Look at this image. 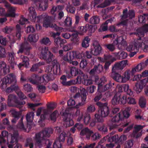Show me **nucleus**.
<instances>
[{
  "label": "nucleus",
  "mask_w": 148,
  "mask_h": 148,
  "mask_svg": "<svg viewBox=\"0 0 148 148\" xmlns=\"http://www.w3.org/2000/svg\"><path fill=\"white\" fill-rule=\"evenodd\" d=\"M31 49V45L27 42H25L20 45L17 53L18 54L24 53L26 55H29Z\"/></svg>",
  "instance_id": "14"
},
{
  "label": "nucleus",
  "mask_w": 148,
  "mask_h": 148,
  "mask_svg": "<svg viewBox=\"0 0 148 148\" xmlns=\"http://www.w3.org/2000/svg\"><path fill=\"white\" fill-rule=\"evenodd\" d=\"M34 112H31L28 113L26 115V119L27 121V127L29 130H31L32 127L31 124L33 121L34 118Z\"/></svg>",
  "instance_id": "25"
},
{
  "label": "nucleus",
  "mask_w": 148,
  "mask_h": 148,
  "mask_svg": "<svg viewBox=\"0 0 148 148\" xmlns=\"http://www.w3.org/2000/svg\"><path fill=\"white\" fill-rule=\"evenodd\" d=\"M23 117H21L20 120V121L19 122L18 124L17 125V127L20 129L24 132H26V129L25 128L23 122Z\"/></svg>",
  "instance_id": "53"
},
{
  "label": "nucleus",
  "mask_w": 148,
  "mask_h": 148,
  "mask_svg": "<svg viewBox=\"0 0 148 148\" xmlns=\"http://www.w3.org/2000/svg\"><path fill=\"white\" fill-rule=\"evenodd\" d=\"M70 115L68 113L66 112L65 111L62 114L63 120L65 122L67 126L70 127L73 125L74 124V122L72 119L68 117Z\"/></svg>",
  "instance_id": "23"
},
{
  "label": "nucleus",
  "mask_w": 148,
  "mask_h": 148,
  "mask_svg": "<svg viewBox=\"0 0 148 148\" xmlns=\"http://www.w3.org/2000/svg\"><path fill=\"white\" fill-rule=\"evenodd\" d=\"M119 136L117 135H115L112 136H110L109 135H108L103 138V139L108 142H118Z\"/></svg>",
  "instance_id": "35"
},
{
  "label": "nucleus",
  "mask_w": 148,
  "mask_h": 148,
  "mask_svg": "<svg viewBox=\"0 0 148 148\" xmlns=\"http://www.w3.org/2000/svg\"><path fill=\"white\" fill-rule=\"evenodd\" d=\"M105 47L110 51L113 52L115 49L114 45L113 44H108L105 45Z\"/></svg>",
  "instance_id": "58"
},
{
  "label": "nucleus",
  "mask_w": 148,
  "mask_h": 148,
  "mask_svg": "<svg viewBox=\"0 0 148 148\" xmlns=\"http://www.w3.org/2000/svg\"><path fill=\"white\" fill-rule=\"evenodd\" d=\"M143 85L142 82L140 84L136 83L134 87V89L137 93H139L143 88Z\"/></svg>",
  "instance_id": "43"
},
{
  "label": "nucleus",
  "mask_w": 148,
  "mask_h": 148,
  "mask_svg": "<svg viewBox=\"0 0 148 148\" xmlns=\"http://www.w3.org/2000/svg\"><path fill=\"white\" fill-rule=\"evenodd\" d=\"M66 10L69 12L74 14L75 12V7L69 4L67 5Z\"/></svg>",
  "instance_id": "56"
},
{
  "label": "nucleus",
  "mask_w": 148,
  "mask_h": 148,
  "mask_svg": "<svg viewBox=\"0 0 148 148\" xmlns=\"http://www.w3.org/2000/svg\"><path fill=\"white\" fill-rule=\"evenodd\" d=\"M95 82L96 84L98 85V88L101 87L103 84L107 81L106 78L104 77H103L99 78L97 76L95 77Z\"/></svg>",
  "instance_id": "29"
},
{
  "label": "nucleus",
  "mask_w": 148,
  "mask_h": 148,
  "mask_svg": "<svg viewBox=\"0 0 148 148\" xmlns=\"http://www.w3.org/2000/svg\"><path fill=\"white\" fill-rule=\"evenodd\" d=\"M41 104V103H28L27 104L28 108H30L33 110L34 111L35 110L34 107L39 106Z\"/></svg>",
  "instance_id": "61"
},
{
  "label": "nucleus",
  "mask_w": 148,
  "mask_h": 148,
  "mask_svg": "<svg viewBox=\"0 0 148 148\" xmlns=\"http://www.w3.org/2000/svg\"><path fill=\"white\" fill-rule=\"evenodd\" d=\"M104 59L106 60H108V61L113 62L116 60V59L112 57V56L109 54H104Z\"/></svg>",
  "instance_id": "54"
},
{
  "label": "nucleus",
  "mask_w": 148,
  "mask_h": 148,
  "mask_svg": "<svg viewBox=\"0 0 148 148\" xmlns=\"http://www.w3.org/2000/svg\"><path fill=\"white\" fill-rule=\"evenodd\" d=\"M58 71V69H54V67L52 65H48L47 66L45 69L46 73H47L50 76H53L54 75H56Z\"/></svg>",
  "instance_id": "26"
},
{
  "label": "nucleus",
  "mask_w": 148,
  "mask_h": 148,
  "mask_svg": "<svg viewBox=\"0 0 148 148\" xmlns=\"http://www.w3.org/2000/svg\"><path fill=\"white\" fill-rule=\"evenodd\" d=\"M0 68L2 74L5 75L10 72L9 66H7L4 61H1L0 63Z\"/></svg>",
  "instance_id": "28"
},
{
  "label": "nucleus",
  "mask_w": 148,
  "mask_h": 148,
  "mask_svg": "<svg viewBox=\"0 0 148 148\" xmlns=\"http://www.w3.org/2000/svg\"><path fill=\"white\" fill-rule=\"evenodd\" d=\"M39 4V10H45L48 6V1H46L44 2L38 3Z\"/></svg>",
  "instance_id": "45"
},
{
  "label": "nucleus",
  "mask_w": 148,
  "mask_h": 148,
  "mask_svg": "<svg viewBox=\"0 0 148 148\" xmlns=\"http://www.w3.org/2000/svg\"><path fill=\"white\" fill-rule=\"evenodd\" d=\"M23 89L25 91L27 92H31L32 90V88L31 85L28 84L24 85Z\"/></svg>",
  "instance_id": "63"
},
{
  "label": "nucleus",
  "mask_w": 148,
  "mask_h": 148,
  "mask_svg": "<svg viewBox=\"0 0 148 148\" xmlns=\"http://www.w3.org/2000/svg\"><path fill=\"white\" fill-rule=\"evenodd\" d=\"M131 108L130 107H127L125 108L123 112V116L126 118H128L130 116Z\"/></svg>",
  "instance_id": "47"
},
{
  "label": "nucleus",
  "mask_w": 148,
  "mask_h": 148,
  "mask_svg": "<svg viewBox=\"0 0 148 148\" xmlns=\"http://www.w3.org/2000/svg\"><path fill=\"white\" fill-rule=\"evenodd\" d=\"M90 41V39L88 37L86 36L85 38L82 41V47L87 48L88 47L89 43Z\"/></svg>",
  "instance_id": "50"
},
{
  "label": "nucleus",
  "mask_w": 148,
  "mask_h": 148,
  "mask_svg": "<svg viewBox=\"0 0 148 148\" xmlns=\"http://www.w3.org/2000/svg\"><path fill=\"white\" fill-rule=\"evenodd\" d=\"M25 146L26 147H29L30 148H33L34 143L31 138H28L27 139Z\"/></svg>",
  "instance_id": "51"
},
{
  "label": "nucleus",
  "mask_w": 148,
  "mask_h": 148,
  "mask_svg": "<svg viewBox=\"0 0 148 148\" xmlns=\"http://www.w3.org/2000/svg\"><path fill=\"white\" fill-rule=\"evenodd\" d=\"M53 76H50L49 75H44L42 77V83H45L47 82L49 80H52L50 77H52Z\"/></svg>",
  "instance_id": "52"
},
{
  "label": "nucleus",
  "mask_w": 148,
  "mask_h": 148,
  "mask_svg": "<svg viewBox=\"0 0 148 148\" xmlns=\"http://www.w3.org/2000/svg\"><path fill=\"white\" fill-rule=\"evenodd\" d=\"M143 69V67L141 64H139L135 67L133 68L131 71L132 76H134L135 73L137 71H140Z\"/></svg>",
  "instance_id": "48"
},
{
  "label": "nucleus",
  "mask_w": 148,
  "mask_h": 148,
  "mask_svg": "<svg viewBox=\"0 0 148 148\" xmlns=\"http://www.w3.org/2000/svg\"><path fill=\"white\" fill-rule=\"evenodd\" d=\"M8 132L5 131H3L1 135H0V145L1 146L6 142V140L8 138Z\"/></svg>",
  "instance_id": "32"
},
{
  "label": "nucleus",
  "mask_w": 148,
  "mask_h": 148,
  "mask_svg": "<svg viewBox=\"0 0 148 148\" xmlns=\"http://www.w3.org/2000/svg\"><path fill=\"white\" fill-rule=\"evenodd\" d=\"M96 104L99 108L98 114L95 115V119L90 123V125L91 127L95 126L97 122H103V118L105 117L110 114V109L107 106V103H102L100 102H98L96 103Z\"/></svg>",
  "instance_id": "1"
},
{
  "label": "nucleus",
  "mask_w": 148,
  "mask_h": 148,
  "mask_svg": "<svg viewBox=\"0 0 148 148\" xmlns=\"http://www.w3.org/2000/svg\"><path fill=\"white\" fill-rule=\"evenodd\" d=\"M122 41L120 42L119 40V38L115 40L114 41V43L118 45V48L119 49H122V46L123 47L126 45V42L124 40V39L121 38Z\"/></svg>",
  "instance_id": "42"
},
{
  "label": "nucleus",
  "mask_w": 148,
  "mask_h": 148,
  "mask_svg": "<svg viewBox=\"0 0 148 148\" xmlns=\"http://www.w3.org/2000/svg\"><path fill=\"white\" fill-rule=\"evenodd\" d=\"M100 21L99 17L97 15H95L91 17L89 20L90 23L92 24H98Z\"/></svg>",
  "instance_id": "40"
},
{
  "label": "nucleus",
  "mask_w": 148,
  "mask_h": 148,
  "mask_svg": "<svg viewBox=\"0 0 148 148\" xmlns=\"http://www.w3.org/2000/svg\"><path fill=\"white\" fill-rule=\"evenodd\" d=\"M122 118L120 112L116 114L112 119L111 121L113 123H118L120 120H121Z\"/></svg>",
  "instance_id": "49"
},
{
  "label": "nucleus",
  "mask_w": 148,
  "mask_h": 148,
  "mask_svg": "<svg viewBox=\"0 0 148 148\" xmlns=\"http://www.w3.org/2000/svg\"><path fill=\"white\" fill-rule=\"evenodd\" d=\"M15 54L14 52L8 53V62L10 67L12 69H14V66L16 65V63L15 61Z\"/></svg>",
  "instance_id": "22"
},
{
  "label": "nucleus",
  "mask_w": 148,
  "mask_h": 148,
  "mask_svg": "<svg viewBox=\"0 0 148 148\" xmlns=\"http://www.w3.org/2000/svg\"><path fill=\"white\" fill-rule=\"evenodd\" d=\"M18 134L17 132H15L11 135V139L10 141H9L8 140V142L10 143L11 144L14 143L16 144V145L14 147V148H22L21 145L18 143Z\"/></svg>",
  "instance_id": "18"
},
{
  "label": "nucleus",
  "mask_w": 148,
  "mask_h": 148,
  "mask_svg": "<svg viewBox=\"0 0 148 148\" xmlns=\"http://www.w3.org/2000/svg\"><path fill=\"white\" fill-rule=\"evenodd\" d=\"M145 32L143 30L142 27V28H138L137 29L136 32H134V34L139 36L138 38L137 39H138L140 37L141 39H141V36H143Z\"/></svg>",
  "instance_id": "46"
},
{
  "label": "nucleus",
  "mask_w": 148,
  "mask_h": 148,
  "mask_svg": "<svg viewBox=\"0 0 148 148\" xmlns=\"http://www.w3.org/2000/svg\"><path fill=\"white\" fill-rule=\"evenodd\" d=\"M77 32H75L71 35L69 33H63L62 36L65 39H69L71 37V40L72 42L75 44H78L79 42V38L78 36Z\"/></svg>",
  "instance_id": "16"
},
{
  "label": "nucleus",
  "mask_w": 148,
  "mask_h": 148,
  "mask_svg": "<svg viewBox=\"0 0 148 148\" xmlns=\"http://www.w3.org/2000/svg\"><path fill=\"white\" fill-rule=\"evenodd\" d=\"M82 72L80 70H78L75 67H72L70 69V74L73 76H76L78 75V76L80 74V72Z\"/></svg>",
  "instance_id": "39"
},
{
  "label": "nucleus",
  "mask_w": 148,
  "mask_h": 148,
  "mask_svg": "<svg viewBox=\"0 0 148 148\" xmlns=\"http://www.w3.org/2000/svg\"><path fill=\"white\" fill-rule=\"evenodd\" d=\"M114 54L115 58L118 60L125 59L127 56V54L126 53L121 51L117 53H114Z\"/></svg>",
  "instance_id": "31"
},
{
  "label": "nucleus",
  "mask_w": 148,
  "mask_h": 148,
  "mask_svg": "<svg viewBox=\"0 0 148 148\" xmlns=\"http://www.w3.org/2000/svg\"><path fill=\"white\" fill-rule=\"evenodd\" d=\"M93 44L94 49L91 50L92 53L95 56L99 55L101 51V47L100 45L97 42H94Z\"/></svg>",
  "instance_id": "24"
},
{
  "label": "nucleus",
  "mask_w": 148,
  "mask_h": 148,
  "mask_svg": "<svg viewBox=\"0 0 148 148\" xmlns=\"http://www.w3.org/2000/svg\"><path fill=\"white\" fill-rule=\"evenodd\" d=\"M12 115L14 117L13 119L12 120V123H15L16 121L21 116V113L20 112L16 111L14 110H12L11 111Z\"/></svg>",
  "instance_id": "34"
},
{
  "label": "nucleus",
  "mask_w": 148,
  "mask_h": 148,
  "mask_svg": "<svg viewBox=\"0 0 148 148\" xmlns=\"http://www.w3.org/2000/svg\"><path fill=\"white\" fill-rule=\"evenodd\" d=\"M17 94L21 100H18L15 95L10 94L8 97V104L10 107L13 106L14 103L16 104V106L17 108H21L22 106L25 103V101L23 100L27 99V97L21 91L18 92Z\"/></svg>",
  "instance_id": "4"
},
{
  "label": "nucleus",
  "mask_w": 148,
  "mask_h": 148,
  "mask_svg": "<svg viewBox=\"0 0 148 148\" xmlns=\"http://www.w3.org/2000/svg\"><path fill=\"white\" fill-rule=\"evenodd\" d=\"M38 39V36L36 34H31L29 35L27 38L28 40L30 42H36Z\"/></svg>",
  "instance_id": "44"
},
{
  "label": "nucleus",
  "mask_w": 148,
  "mask_h": 148,
  "mask_svg": "<svg viewBox=\"0 0 148 148\" xmlns=\"http://www.w3.org/2000/svg\"><path fill=\"white\" fill-rule=\"evenodd\" d=\"M95 29L93 26L89 24H86L85 26L79 27L78 28V31L75 32H77L78 35H84L87 32H88L89 34L91 35V34L94 32Z\"/></svg>",
  "instance_id": "12"
},
{
  "label": "nucleus",
  "mask_w": 148,
  "mask_h": 148,
  "mask_svg": "<svg viewBox=\"0 0 148 148\" xmlns=\"http://www.w3.org/2000/svg\"><path fill=\"white\" fill-rule=\"evenodd\" d=\"M75 115L78 117L77 119V121H80L82 119L86 125H87L90 123L91 117L90 114H89L87 113L85 114L84 116V118H83V113L80 112L79 110H77L75 112Z\"/></svg>",
  "instance_id": "13"
},
{
  "label": "nucleus",
  "mask_w": 148,
  "mask_h": 148,
  "mask_svg": "<svg viewBox=\"0 0 148 148\" xmlns=\"http://www.w3.org/2000/svg\"><path fill=\"white\" fill-rule=\"evenodd\" d=\"M79 75L77 77H79L78 82L76 84H79L81 82L85 86H88L92 84V80L90 79H84V74L82 72H80Z\"/></svg>",
  "instance_id": "19"
},
{
  "label": "nucleus",
  "mask_w": 148,
  "mask_h": 148,
  "mask_svg": "<svg viewBox=\"0 0 148 148\" xmlns=\"http://www.w3.org/2000/svg\"><path fill=\"white\" fill-rule=\"evenodd\" d=\"M16 37L18 40H20L21 36V33L23 32L21 30V28L19 24H17L16 26Z\"/></svg>",
  "instance_id": "36"
},
{
  "label": "nucleus",
  "mask_w": 148,
  "mask_h": 148,
  "mask_svg": "<svg viewBox=\"0 0 148 148\" xmlns=\"http://www.w3.org/2000/svg\"><path fill=\"white\" fill-rule=\"evenodd\" d=\"M103 66L99 64L95 66L90 71L89 73L91 75H94L95 73H99L103 71Z\"/></svg>",
  "instance_id": "30"
},
{
  "label": "nucleus",
  "mask_w": 148,
  "mask_h": 148,
  "mask_svg": "<svg viewBox=\"0 0 148 148\" xmlns=\"http://www.w3.org/2000/svg\"><path fill=\"white\" fill-rule=\"evenodd\" d=\"M40 58L44 60L47 63H49L52 61L53 56L48 50V47H45L42 49Z\"/></svg>",
  "instance_id": "9"
},
{
  "label": "nucleus",
  "mask_w": 148,
  "mask_h": 148,
  "mask_svg": "<svg viewBox=\"0 0 148 148\" xmlns=\"http://www.w3.org/2000/svg\"><path fill=\"white\" fill-rule=\"evenodd\" d=\"M64 23L65 25L68 27L71 26L72 24L71 18L70 17H67L65 19Z\"/></svg>",
  "instance_id": "60"
},
{
  "label": "nucleus",
  "mask_w": 148,
  "mask_h": 148,
  "mask_svg": "<svg viewBox=\"0 0 148 148\" xmlns=\"http://www.w3.org/2000/svg\"><path fill=\"white\" fill-rule=\"evenodd\" d=\"M29 59L27 57L24 56L23 58V63H20L18 65V66L20 70H22V68L24 67V65L26 66L28 65Z\"/></svg>",
  "instance_id": "38"
},
{
  "label": "nucleus",
  "mask_w": 148,
  "mask_h": 148,
  "mask_svg": "<svg viewBox=\"0 0 148 148\" xmlns=\"http://www.w3.org/2000/svg\"><path fill=\"white\" fill-rule=\"evenodd\" d=\"M16 80L15 76L13 73H11L3 79L0 77V86L2 89L5 88L8 86L11 85L7 88V92H11L13 90H18V86L16 85Z\"/></svg>",
  "instance_id": "2"
},
{
  "label": "nucleus",
  "mask_w": 148,
  "mask_h": 148,
  "mask_svg": "<svg viewBox=\"0 0 148 148\" xmlns=\"http://www.w3.org/2000/svg\"><path fill=\"white\" fill-rule=\"evenodd\" d=\"M75 58L81 60L83 58L84 54L82 52H80L78 51H75Z\"/></svg>",
  "instance_id": "57"
},
{
  "label": "nucleus",
  "mask_w": 148,
  "mask_h": 148,
  "mask_svg": "<svg viewBox=\"0 0 148 148\" xmlns=\"http://www.w3.org/2000/svg\"><path fill=\"white\" fill-rule=\"evenodd\" d=\"M66 136V134L65 132H62L54 142L53 146V148H61L62 145L64 141L65 138Z\"/></svg>",
  "instance_id": "15"
},
{
  "label": "nucleus",
  "mask_w": 148,
  "mask_h": 148,
  "mask_svg": "<svg viewBox=\"0 0 148 148\" xmlns=\"http://www.w3.org/2000/svg\"><path fill=\"white\" fill-rule=\"evenodd\" d=\"M53 132V130L51 128H45L41 132L36 134V144L38 146V148H41L42 146L41 140L45 139L46 137H49L50 134ZM48 144L46 148H51L50 146L51 143L49 140L48 141Z\"/></svg>",
  "instance_id": "5"
},
{
  "label": "nucleus",
  "mask_w": 148,
  "mask_h": 148,
  "mask_svg": "<svg viewBox=\"0 0 148 148\" xmlns=\"http://www.w3.org/2000/svg\"><path fill=\"white\" fill-rule=\"evenodd\" d=\"M9 1L11 3L14 4H18L22 5L24 3L27 2L28 0H9Z\"/></svg>",
  "instance_id": "55"
},
{
  "label": "nucleus",
  "mask_w": 148,
  "mask_h": 148,
  "mask_svg": "<svg viewBox=\"0 0 148 148\" xmlns=\"http://www.w3.org/2000/svg\"><path fill=\"white\" fill-rule=\"evenodd\" d=\"M54 40L55 44L58 46L60 45L61 47L62 44H63L66 42L65 40L62 39L60 37H57Z\"/></svg>",
  "instance_id": "41"
},
{
  "label": "nucleus",
  "mask_w": 148,
  "mask_h": 148,
  "mask_svg": "<svg viewBox=\"0 0 148 148\" xmlns=\"http://www.w3.org/2000/svg\"><path fill=\"white\" fill-rule=\"evenodd\" d=\"M127 99L126 95H122L120 92H117L112 99L111 102L113 105L118 104L124 105L127 103Z\"/></svg>",
  "instance_id": "8"
},
{
  "label": "nucleus",
  "mask_w": 148,
  "mask_h": 148,
  "mask_svg": "<svg viewBox=\"0 0 148 148\" xmlns=\"http://www.w3.org/2000/svg\"><path fill=\"white\" fill-rule=\"evenodd\" d=\"M67 55L69 58V63H71V62L75 58V51H72V52H69L67 53Z\"/></svg>",
  "instance_id": "62"
},
{
  "label": "nucleus",
  "mask_w": 148,
  "mask_h": 148,
  "mask_svg": "<svg viewBox=\"0 0 148 148\" xmlns=\"http://www.w3.org/2000/svg\"><path fill=\"white\" fill-rule=\"evenodd\" d=\"M88 94L87 91L84 88H82L81 90V94L79 93H76L74 96L75 99L79 98L81 99V102H79L76 105V107L77 108L84 105L86 103V96Z\"/></svg>",
  "instance_id": "10"
},
{
  "label": "nucleus",
  "mask_w": 148,
  "mask_h": 148,
  "mask_svg": "<svg viewBox=\"0 0 148 148\" xmlns=\"http://www.w3.org/2000/svg\"><path fill=\"white\" fill-rule=\"evenodd\" d=\"M127 61L126 60H123L119 63H117L115 64L112 67V72H119L120 71L122 70L125 66L127 63Z\"/></svg>",
  "instance_id": "21"
},
{
  "label": "nucleus",
  "mask_w": 148,
  "mask_h": 148,
  "mask_svg": "<svg viewBox=\"0 0 148 148\" xmlns=\"http://www.w3.org/2000/svg\"><path fill=\"white\" fill-rule=\"evenodd\" d=\"M28 11V18L31 21L38 23L43 22V27L46 28L50 27L51 22L49 16L45 15V14H42L36 17V13L35 8L33 7H30L29 8Z\"/></svg>",
  "instance_id": "3"
},
{
  "label": "nucleus",
  "mask_w": 148,
  "mask_h": 148,
  "mask_svg": "<svg viewBox=\"0 0 148 148\" xmlns=\"http://www.w3.org/2000/svg\"><path fill=\"white\" fill-rule=\"evenodd\" d=\"M40 42L41 44L46 45H50L51 44L50 39L48 37H45L42 38L40 41Z\"/></svg>",
  "instance_id": "59"
},
{
  "label": "nucleus",
  "mask_w": 148,
  "mask_h": 148,
  "mask_svg": "<svg viewBox=\"0 0 148 148\" xmlns=\"http://www.w3.org/2000/svg\"><path fill=\"white\" fill-rule=\"evenodd\" d=\"M5 6L8 8V10L6 14V16L8 17H14L15 16V9L14 8L10 6L9 4L5 5Z\"/></svg>",
  "instance_id": "33"
},
{
  "label": "nucleus",
  "mask_w": 148,
  "mask_h": 148,
  "mask_svg": "<svg viewBox=\"0 0 148 148\" xmlns=\"http://www.w3.org/2000/svg\"><path fill=\"white\" fill-rule=\"evenodd\" d=\"M143 43L141 38L140 37L139 39L135 40L134 42L129 44L127 47L126 50L129 51L135 50L138 51L139 48L142 47Z\"/></svg>",
  "instance_id": "11"
},
{
  "label": "nucleus",
  "mask_w": 148,
  "mask_h": 148,
  "mask_svg": "<svg viewBox=\"0 0 148 148\" xmlns=\"http://www.w3.org/2000/svg\"><path fill=\"white\" fill-rule=\"evenodd\" d=\"M130 72H125L122 76L119 72H113L111 74V77L116 82H119L125 83L129 80L130 78Z\"/></svg>",
  "instance_id": "6"
},
{
  "label": "nucleus",
  "mask_w": 148,
  "mask_h": 148,
  "mask_svg": "<svg viewBox=\"0 0 148 148\" xmlns=\"http://www.w3.org/2000/svg\"><path fill=\"white\" fill-rule=\"evenodd\" d=\"M29 82L33 84L42 83V77L36 75H34L29 79Z\"/></svg>",
  "instance_id": "27"
},
{
  "label": "nucleus",
  "mask_w": 148,
  "mask_h": 148,
  "mask_svg": "<svg viewBox=\"0 0 148 148\" xmlns=\"http://www.w3.org/2000/svg\"><path fill=\"white\" fill-rule=\"evenodd\" d=\"M118 90L117 92H123V91L125 92L127 94L131 96H133V91L129 88V85L128 84H124L121 85H118L117 86Z\"/></svg>",
  "instance_id": "17"
},
{
  "label": "nucleus",
  "mask_w": 148,
  "mask_h": 148,
  "mask_svg": "<svg viewBox=\"0 0 148 148\" xmlns=\"http://www.w3.org/2000/svg\"><path fill=\"white\" fill-rule=\"evenodd\" d=\"M95 145V143H94L90 144H86V145L82 146H79L78 148H93Z\"/></svg>",
  "instance_id": "64"
},
{
  "label": "nucleus",
  "mask_w": 148,
  "mask_h": 148,
  "mask_svg": "<svg viewBox=\"0 0 148 148\" xmlns=\"http://www.w3.org/2000/svg\"><path fill=\"white\" fill-rule=\"evenodd\" d=\"M80 135L83 136L86 135L88 139H91L93 140H95L99 139L100 134L98 133H94L93 132L86 127L82 130L80 132Z\"/></svg>",
  "instance_id": "7"
},
{
  "label": "nucleus",
  "mask_w": 148,
  "mask_h": 148,
  "mask_svg": "<svg viewBox=\"0 0 148 148\" xmlns=\"http://www.w3.org/2000/svg\"><path fill=\"white\" fill-rule=\"evenodd\" d=\"M79 77H77L75 79H72L66 82V77L65 75H62L60 77V82L64 86H70L76 84L78 82Z\"/></svg>",
  "instance_id": "20"
},
{
  "label": "nucleus",
  "mask_w": 148,
  "mask_h": 148,
  "mask_svg": "<svg viewBox=\"0 0 148 148\" xmlns=\"http://www.w3.org/2000/svg\"><path fill=\"white\" fill-rule=\"evenodd\" d=\"M98 130L102 134H106L108 132V130L107 126L104 124L98 125L97 127Z\"/></svg>",
  "instance_id": "37"
}]
</instances>
